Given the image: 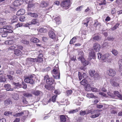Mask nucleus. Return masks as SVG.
<instances>
[{"mask_svg":"<svg viewBox=\"0 0 122 122\" xmlns=\"http://www.w3.org/2000/svg\"><path fill=\"white\" fill-rule=\"evenodd\" d=\"M51 73L54 78L60 79V73L58 65H56L52 71Z\"/></svg>","mask_w":122,"mask_h":122,"instance_id":"obj_1","label":"nucleus"},{"mask_svg":"<svg viewBox=\"0 0 122 122\" xmlns=\"http://www.w3.org/2000/svg\"><path fill=\"white\" fill-rule=\"evenodd\" d=\"M33 76L31 75H29L24 77L25 82L27 83H29L31 85L34 83V81L33 79Z\"/></svg>","mask_w":122,"mask_h":122,"instance_id":"obj_2","label":"nucleus"},{"mask_svg":"<svg viewBox=\"0 0 122 122\" xmlns=\"http://www.w3.org/2000/svg\"><path fill=\"white\" fill-rule=\"evenodd\" d=\"M117 78L114 77L110 80V83L112 86L117 87H119V82L117 81Z\"/></svg>","mask_w":122,"mask_h":122,"instance_id":"obj_3","label":"nucleus"},{"mask_svg":"<svg viewBox=\"0 0 122 122\" xmlns=\"http://www.w3.org/2000/svg\"><path fill=\"white\" fill-rule=\"evenodd\" d=\"M70 1L69 0H63L61 3V5L65 9H66L69 8Z\"/></svg>","mask_w":122,"mask_h":122,"instance_id":"obj_4","label":"nucleus"},{"mask_svg":"<svg viewBox=\"0 0 122 122\" xmlns=\"http://www.w3.org/2000/svg\"><path fill=\"white\" fill-rule=\"evenodd\" d=\"M101 110H94L92 112V115L90 117L92 118H95L99 117L100 114Z\"/></svg>","mask_w":122,"mask_h":122,"instance_id":"obj_5","label":"nucleus"},{"mask_svg":"<svg viewBox=\"0 0 122 122\" xmlns=\"http://www.w3.org/2000/svg\"><path fill=\"white\" fill-rule=\"evenodd\" d=\"M45 80H46V83L48 85H52L54 80L52 78L49 77L48 75L45 76L44 77Z\"/></svg>","mask_w":122,"mask_h":122,"instance_id":"obj_6","label":"nucleus"},{"mask_svg":"<svg viewBox=\"0 0 122 122\" xmlns=\"http://www.w3.org/2000/svg\"><path fill=\"white\" fill-rule=\"evenodd\" d=\"M107 74L109 76H113L116 74V72L114 69L110 68L107 70Z\"/></svg>","mask_w":122,"mask_h":122,"instance_id":"obj_7","label":"nucleus"},{"mask_svg":"<svg viewBox=\"0 0 122 122\" xmlns=\"http://www.w3.org/2000/svg\"><path fill=\"white\" fill-rule=\"evenodd\" d=\"M78 54V59L79 61L82 60H84V58L83 57L84 53L82 51L79 50L77 51Z\"/></svg>","mask_w":122,"mask_h":122,"instance_id":"obj_8","label":"nucleus"},{"mask_svg":"<svg viewBox=\"0 0 122 122\" xmlns=\"http://www.w3.org/2000/svg\"><path fill=\"white\" fill-rule=\"evenodd\" d=\"M109 55L108 53H107L103 55L102 57V59L105 62H110V60L108 59L109 57Z\"/></svg>","mask_w":122,"mask_h":122,"instance_id":"obj_9","label":"nucleus"},{"mask_svg":"<svg viewBox=\"0 0 122 122\" xmlns=\"http://www.w3.org/2000/svg\"><path fill=\"white\" fill-rule=\"evenodd\" d=\"M36 60V58L29 57L26 60V63L27 65H31L32 62H35Z\"/></svg>","mask_w":122,"mask_h":122,"instance_id":"obj_10","label":"nucleus"},{"mask_svg":"<svg viewBox=\"0 0 122 122\" xmlns=\"http://www.w3.org/2000/svg\"><path fill=\"white\" fill-rule=\"evenodd\" d=\"M93 47L94 50L96 52L99 51L100 50L101 46L98 43H94L93 45Z\"/></svg>","mask_w":122,"mask_h":122,"instance_id":"obj_11","label":"nucleus"},{"mask_svg":"<svg viewBox=\"0 0 122 122\" xmlns=\"http://www.w3.org/2000/svg\"><path fill=\"white\" fill-rule=\"evenodd\" d=\"M89 86V84L87 85L86 87V90L87 91H91L93 92H97L98 91V90L97 88L89 86Z\"/></svg>","mask_w":122,"mask_h":122,"instance_id":"obj_12","label":"nucleus"},{"mask_svg":"<svg viewBox=\"0 0 122 122\" xmlns=\"http://www.w3.org/2000/svg\"><path fill=\"white\" fill-rule=\"evenodd\" d=\"M4 28L5 29L6 31H8L6 32L7 33H12L13 32V31L12 30V28L10 26H4Z\"/></svg>","mask_w":122,"mask_h":122,"instance_id":"obj_13","label":"nucleus"},{"mask_svg":"<svg viewBox=\"0 0 122 122\" xmlns=\"http://www.w3.org/2000/svg\"><path fill=\"white\" fill-rule=\"evenodd\" d=\"M31 93L36 96H38L42 94V92L39 90H32Z\"/></svg>","mask_w":122,"mask_h":122,"instance_id":"obj_14","label":"nucleus"},{"mask_svg":"<svg viewBox=\"0 0 122 122\" xmlns=\"http://www.w3.org/2000/svg\"><path fill=\"white\" fill-rule=\"evenodd\" d=\"M114 96H117L120 99L122 100V96L118 91H114L113 92Z\"/></svg>","mask_w":122,"mask_h":122,"instance_id":"obj_15","label":"nucleus"},{"mask_svg":"<svg viewBox=\"0 0 122 122\" xmlns=\"http://www.w3.org/2000/svg\"><path fill=\"white\" fill-rule=\"evenodd\" d=\"M35 7V5L34 4H29L28 6L27 10L29 11H32L33 10V8Z\"/></svg>","mask_w":122,"mask_h":122,"instance_id":"obj_16","label":"nucleus"},{"mask_svg":"<svg viewBox=\"0 0 122 122\" xmlns=\"http://www.w3.org/2000/svg\"><path fill=\"white\" fill-rule=\"evenodd\" d=\"M11 23L12 24L17 22L18 20V17L16 15L13 16L10 18Z\"/></svg>","mask_w":122,"mask_h":122,"instance_id":"obj_17","label":"nucleus"},{"mask_svg":"<svg viewBox=\"0 0 122 122\" xmlns=\"http://www.w3.org/2000/svg\"><path fill=\"white\" fill-rule=\"evenodd\" d=\"M95 56V52L93 50H89V57H90V59Z\"/></svg>","mask_w":122,"mask_h":122,"instance_id":"obj_18","label":"nucleus"},{"mask_svg":"<svg viewBox=\"0 0 122 122\" xmlns=\"http://www.w3.org/2000/svg\"><path fill=\"white\" fill-rule=\"evenodd\" d=\"M49 37L52 39L55 38L56 37V35L54 32L51 30L49 31Z\"/></svg>","mask_w":122,"mask_h":122,"instance_id":"obj_19","label":"nucleus"},{"mask_svg":"<svg viewBox=\"0 0 122 122\" xmlns=\"http://www.w3.org/2000/svg\"><path fill=\"white\" fill-rule=\"evenodd\" d=\"M48 4L46 1H42L40 3V7L42 8H44L47 7Z\"/></svg>","mask_w":122,"mask_h":122,"instance_id":"obj_20","label":"nucleus"},{"mask_svg":"<svg viewBox=\"0 0 122 122\" xmlns=\"http://www.w3.org/2000/svg\"><path fill=\"white\" fill-rule=\"evenodd\" d=\"M25 12V10L24 9H20L17 12L16 15H23Z\"/></svg>","mask_w":122,"mask_h":122,"instance_id":"obj_21","label":"nucleus"},{"mask_svg":"<svg viewBox=\"0 0 122 122\" xmlns=\"http://www.w3.org/2000/svg\"><path fill=\"white\" fill-rule=\"evenodd\" d=\"M4 87L5 88L6 90L7 91L13 90V89L11 88V86L9 84H7L5 85L4 86Z\"/></svg>","mask_w":122,"mask_h":122,"instance_id":"obj_22","label":"nucleus"},{"mask_svg":"<svg viewBox=\"0 0 122 122\" xmlns=\"http://www.w3.org/2000/svg\"><path fill=\"white\" fill-rule=\"evenodd\" d=\"M106 3V0H103L99 3V6H101V8L103 9L102 7L105 6Z\"/></svg>","mask_w":122,"mask_h":122,"instance_id":"obj_23","label":"nucleus"},{"mask_svg":"<svg viewBox=\"0 0 122 122\" xmlns=\"http://www.w3.org/2000/svg\"><path fill=\"white\" fill-rule=\"evenodd\" d=\"M45 88L49 90H52L54 89V87L51 85H46L45 86Z\"/></svg>","mask_w":122,"mask_h":122,"instance_id":"obj_24","label":"nucleus"},{"mask_svg":"<svg viewBox=\"0 0 122 122\" xmlns=\"http://www.w3.org/2000/svg\"><path fill=\"white\" fill-rule=\"evenodd\" d=\"M27 14L31 17L34 18H37L38 17V15L36 13H32L30 12H28L27 13Z\"/></svg>","mask_w":122,"mask_h":122,"instance_id":"obj_25","label":"nucleus"},{"mask_svg":"<svg viewBox=\"0 0 122 122\" xmlns=\"http://www.w3.org/2000/svg\"><path fill=\"white\" fill-rule=\"evenodd\" d=\"M5 105L7 106L9 104H11L12 103V102L10 99H8L6 100L4 102Z\"/></svg>","mask_w":122,"mask_h":122,"instance_id":"obj_26","label":"nucleus"},{"mask_svg":"<svg viewBox=\"0 0 122 122\" xmlns=\"http://www.w3.org/2000/svg\"><path fill=\"white\" fill-rule=\"evenodd\" d=\"M14 53L16 56H19L21 55V52L20 50L16 49L14 51Z\"/></svg>","mask_w":122,"mask_h":122,"instance_id":"obj_27","label":"nucleus"},{"mask_svg":"<svg viewBox=\"0 0 122 122\" xmlns=\"http://www.w3.org/2000/svg\"><path fill=\"white\" fill-rule=\"evenodd\" d=\"M54 20L56 21V23L58 25L60 24L61 23V19L59 16H57L56 17Z\"/></svg>","mask_w":122,"mask_h":122,"instance_id":"obj_28","label":"nucleus"},{"mask_svg":"<svg viewBox=\"0 0 122 122\" xmlns=\"http://www.w3.org/2000/svg\"><path fill=\"white\" fill-rule=\"evenodd\" d=\"M89 21V18H86L83 21V23L84 25H86V27H87L88 25V24Z\"/></svg>","mask_w":122,"mask_h":122,"instance_id":"obj_29","label":"nucleus"},{"mask_svg":"<svg viewBox=\"0 0 122 122\" xmlns=\"http://www.w3.org/2000/svg\"><path fill=\"white\" fill-rule=\"evenodd\" d=\"M94 25L95 27H97L98 28H99L101 26V23L99 22L97 20H95Z\"/></svg>","mask_w":122,"mask_h":122,"instance_id":"obj_30","label":"nucleus"},{"mask_svg":"<svg viewBox=\"0 0 122 122\" xmlns=\"http://www.w3.org/2000/svg\"><path fill=\"white\" fill-rule=\"evenodd\" d=\"M112 91H109L107 92V97L110 98H113L114 97V95L112 93Z\"/></svg>","mask_w":122,"mask_h":122,"instance_id":"obj_31","label":"nucleus"},{"mask_svg":"<svg viewBox=\"0 0 122 122\" xmlns=\"http://www.w3.org/2000/svg\"><path fill=\"white\" fill-rule=\"evenodd\" d=\"M30 41L35 43H38L40 41L38 39L35 37H32L30 39Z\"/></svg>","mask_w":122,"mask_h":122,"instance_id":"obj_32","label":"nucleus"},{"mask_svg":"<svg viewBox=\"0 0 122 122\" xmlns=\"http://www.w3.org/2000/svg\"><path fill=\"white\" fill-rule=\"evenodd\" d=\"M60 120L61 122H65L66 121V118L65 116L63 115H61Z\"/></svg>","mask_w":122,"mask_h":122,"instance_id":"obj_33","label":"nucleus"},{"mask_svg":"<svg viewBox=\"0 0 122 122\" xmlns=\"http://www.w3.org/2000/svg\"><path fill=\"white\" fill-rule=\"evenodd\" d=\"M12 97L14 100H17L19 98V96L18 94L17 93H15L13 94L12 95Z\"/></svg>","mask_w":122,"mask_h":122,"instance_id":"obj_34","label":"nucleus"},{"mask_svg":"<svg viewBox=\"0 0 122 122\" xmlns=\"http://www.w3.org/2000/svg\"><path fill=\"white\" fill-rule=\"evenodd\" d=\"M25 112H20L17 113L13 115V116L16 117H19L22 116L23 114H25Z\"/></svg>","mask_w":122,"mask_h":122,"instance_id":"obj_35","label":"nucleus"},{"mask_svg":"<svg viewBox=\"0 0 122 122\" xmlns=\"http://www.w3.org/2000/svg\"><path fill=\"white\" fill-rule=\"evenodd\" d=\"M30 23V24H31V25L32 24H35L37 23L39 24V21L37 19H34L32 20L31 22Z\"/></svg>","mask_w":122,"mask_h":122,"instance_id":"obj_36","label":"nucleus"},{"mask_svg":"<svg viewBox=\"0 0 122 122\" xmlns=\"http://www.w3.org/2000/svg\"><path fill=\"white\" fill-rule=\"evenodd\" d=\"M13 84L16 86L17 88H20L22 86L21 84L19 82L17 83L14 82Z\"/></svg>","mask_w":122,"mask_h":122,"instance_id":"obj_37","label":"nucleus"},{"mask_svg":"<svg viewBox=\"0 0 122 122\" xmlns=\"http://www.w3.org/2000/svg\"><path fill=\"white\" fill-rule=\"evenodd\" d=\"M47 31V30L46 29L44 28H41L39 30V31L41 33H45Z\"/></svg>","mask_w":122,"mask_h":122,"instance_id":"obj_38","label":"nucleus"},{"mask_svg":"<svg viewBox=\"0 0 122 122\" xmlns=\"http://www.w3.org/2000/svg\"><path fill=\"white\" fill-rule=\"evenodd\" d=\"M84 61L82 60H80V61L81 62L84 66H86L88 65L89 62L87 61H86L84 58Z\"/></svg>","mask_w":122,"mask_h":122,"instance_id":"obj_39","label":"nucleus"},{"mask_svg":"<svg viewBox=\"0 0 122 122\" xmlns=\"http://www.w3.org/2000/svg\"><path fill=\"white\" fill-rule=\"evenodd\" d=\"M21 43L25 44H28L29 43V41L25 39H22L20 40Z\"/></svg>","mask_w":122,"mask_h":122,"instance_id":"obj_40","label":"nucleus"},{"mask_svg":"<svg viewBox=\"0 0 122 122\" xmlns=\"http://www.w3.org/2000/svg\"><path fill=\"white\" fill-rule=\"evenodd\" d=\"M23 95L24 96L27 97H30L32 96V95L31 93L28 92L24 93Z\"/></svg>","mask_w":122,"mask_h":122,"instance_id":"obj_41","label":"nucleus"},{"mask_svg":"<svg viewBox=\"0 0 122 122\" xmlns=\"http://www.w3.org/2000/svg\"><path fill=\"white\" fill-rule=\"evenodd\" d=\"M93 77L94 79L96 80L99 77V75L98 73L96 72L95 73Z\"/></svg>","mask_w":122,"mask_h":122,"instance_id":"obj_42","label":"nucleus"},{"mask_svg":"<svg viewBox=\"0 0 122 122\" xmlns=\"http://www.w3.org/2000/svg\"><path fill=\"white\" fill-rule=\"evenodd\" d=\"M5 43L6 45H11L14 43V42L12 40L6 41L5 42Z\"/></svg>","mask_w":122,"mask_h":122,"instance_id":"obj_43","label":"nucleus"},{"mask_svg":"<svg viewBox=\"0 0 122 122\" xmlns=\"http://www.w3.org/2000/svg\"><path fill=\"white\" fill-rule=\"evenodd\" d=\"M6 81V78L4 76H1L0 77V82H5Z\"/></svg>","mask_w":122,"mask_h":122,"instance_id":"obj_44","label":"nucleus"},{"mask_svg":"<svg viewBox=\"0 0 122 122\" xmlns=\"http://www.w3.org/2000/svg\"><path fill=\"white\" fill-rule=\"evenodd\" d=\"M86 96L89 98H93L95 97L94 96L92 93H87L86 95Z\"/></svg>","mask_w":122,"mask_h":122,"instance_id":"obj_45","label":"nucleus"},{"mask_svg":"<svg viewBox=\"0 0 122 122\" xmlns=\"http://www.w3.org/2000/svg\"><path fill=\"white\" fill-rule=\"evenodd\" d=\"M14 4L15 6H18L20 5L19 0H16L14 2Z\"/></svg>","mask_w":122,"mask_h":122,"instance_id":"obj_46","label":"nucleus"},{"mask_svg":"<svg viewBox=\"0 0 122 122\" xmlns=\"http://www.w3.org/2000/svg\"><path fill=\"white\" fill-rule=\"evenodd\" d=\"M89 73L91 76L93 77L95 73V71L94 70H90L89 71Z\"/></svg>","mask_w":122,"mask_h":122,"instance_id":"obj_47","label":"nucleus"},{"mask_svg":"<svg viewBox=\"0 0 122 122\" xmlns=\"http://www.w3.org/2000/svg\"><path fill=\"white\" fill-rule=\"evenodd\" d=\"M25 20V16H20L19 18V20L20 21L24 22Z\"/></svg>","mask_w":122,"mask_h":122,"instance_id":"obj_48","label":"nucleus"},{"mask_svg":"<svg viewBox=\"0 0 122 122\" xmlns=\"http://www.w3.org/2000/svg\"><path fill=\"white\" fill-rule=\"evenodd\" d=\"M76 38L75 37H74L70 41V44L74 43L76 41Z\"/></svg>","mask_w":122,"mask_h":122,"instance_id":"obj_49","label":"nucleus"},{"mask_svg":"<svg viewBox=\"0 0 122 122\" xmlns=\"http://www.w3.org/2000/svg\"><path fill=\"white\" fill-rule=\"evenodd\" d=\"M87 81L86 80L83 79L80 82L81 84L82 85H85L87 84Z\"/></svg>","mask_w":122,"mask_h":122,"instance_id":"obj_50","label":"nucleus"},{"mask_svg":"<svg viewBox=\"0 0 122 122\" xmlns=\"http://www.w3.org/2000/svg\"><path fill=\"white\" fill-rule=\"evenodd\" d=\"M16 47L17 46L16 45H11L9 48L8 50H14L15 48H16Z\"/></svg>","mask_w":122,"mask_h":122,"instance_id":"obj_51","label":"nucleus"},{"mask_svg":"<svg viewBox=\"0 0 122 122\" xmlns=\"http://www.w3.org/2000/svg\"><path fill=\"white\" fill-rule=\"evenodd\" d=\"M112 54L115 56H117L118 53L117 51L115 49H113L112 51Z\"/></svg>","mask_w":122,"mask_h":122,"instance_id":"obj_52","label":"nucleus"},{"mask_svg":"<svg viewBox=\"0 0 122 122\" xmlns=\"http://www.w3.org/2000/svg\"><path fill=\"white\" fill-rule=\"evenodd\" d=\"M7 32V31L5 30V29L4 28V26L3 28H0V33H5V32L6 33V32Z\"/></svg>","mask_w":122,"mask_h":122,"instance_id":"obj_53","label":"nucleus"},{"mask_svg":"<svg viewBox=\"0 0 122 122\" xmlns=\"http://www.w3.org/2000/svg\"><path fill=\"white\" fill-rule=\"evenodd\" d=\"M36 60L35 62H41L43 61V58H38L37 59L35 58Z\"/></svg>","mask_w":122,"mask_h":122,"instance_id":"obj_54","label":"nucleus"},{"mask_svg":"<svg viewBox=\"0 0 122 122\" xmlns=\"http://www.w3.org/2000/svg\"><path fill=\"white\" fill-rule=\"evenodd\" d=\"M22 23H19L15 25V28H18L22 26Z\"/></svg>","mask_w":122,"mask_h":122,"instance_id":"obj_55","label":"nucleus"},{"mask_svg":"<svg viewBox=\"0 0 122 122\" xmlns=\"http://www.w3.org/2000/svg\"><path fill=\"white\" fill-rule=\"evenodd\" d=\"M80 115L81 116H84L85 115H86V111H85L81 110L80 112Z\"/></svg>","mask_w":122,"mask_h":122,"instance_id":"obj_56","label":"nucleus"},{"mask_svg":"<svg viewBox=\"0 0 122 122\" xmlns=\"http://www.w3.org/2000/svg\"><path fill=\"white\" fill-rule=\"evenodd\" d=\"M57 97V95H55L53 96L52 98V101L53 102H55L56 101V97Z\"/></svg>","mask_w":122,"mask_h":122,"instance_id":"obj_57","label":"nucleus"},{"mask_svg":"<svg viewBox=\"0 0 122 122\" xmlns=\"http://www.w3.org/2000/svg\"><path fill=\"white\" fill-rule=\"evenodd\" d=\"M22 102L24 104H25L28 103V102L25 98L23 97L22 98Z\"/></svg>","mask_w":122,"mask_h":122,"instance_id":"obj_58","label":"nucleus"},{"mask_svg":"<svg viewBox=\"0 0 122 122\" xmlns=\"http://www.w3.org/2000/svg\"><path fill=\"white\" fill-rule=\"evenodd\" d=\"M120 24L119 23H117L112 28V30H114L116 29L117 27L119 26Z\"/></svg>","mask_w":122,"mask_h":122,"instance_id":"obj_59","label":"nucleus"},{"mask_svg":"<svg viewBox=\"0 0 122 122\" xmlns=\"http://www.w3.org/2000/svg\"><path fill=\"white\" fill-rule=\"evenodd\" d=\"M14 9L13 8L11 7H9V10H10L7 11L6 10L5 11V13L6 14H7L8 13H9L11 11L13 10Z\"/></svg>","mask_w":122,"mask_h":122,"instance_id":"obj_60","label":"nucleus"},{"mask_svg":"<svg viewBox=\"0 0 122 122\" xmlns=\"http://www.w3.org/2000/svg\"><path fill=\"white\" fill-rule=\"evenodd\" d=\"M78 111V110L77 109H76L75 110H70L69 112L70 113H74L77 112Z\"/></svg>","mask_w":122,"mask_h":122,"instance_id":"obj_61","label":"nucleus"},{"mask_svg":"<svg viewBox=\"0 0 122 122\" xmlns=\"http://www.w3.org/2000/svg\"><path fill=\"white\" fill-rule=\"evenodd\" d=\"M72 92L71 90H68L66 91V93L67 96L71 95L72 93Z\"/></svg>","mask_w":122,"mask_h":122,"instance_id":"obj_62","label":"nucleus"},{"mask_svg":"<svg viewBox=\"0 0 122 122\" xmlns=\"http://www.w3.org/2000/svg\"><path fill=\"white\" fill-rule=\"evenodd\" d=\"M100 38L99 36L98 35L95 36L93 37V39L94 40L98 41L99 40Z\"/></svg>","mask_w":122,"mask_h":122,"instance_id":"obj_63","label":"nucleus"},{"mask_svg":"<svg viewBox=\"0 0 122 122\" xmlns=\"http://www.w3.org/2000/svg\"><path fill=\"white\" fill-rule=\"evenodd\" d=\"M78 76L79 80L80 81L82 79L83 77L82 76L81 73L79 72H78Z\"/></svg>","mask_w":122,"mask_h":122,"instance_id":"obj_64","label":"nucleus"}]
</instances>
